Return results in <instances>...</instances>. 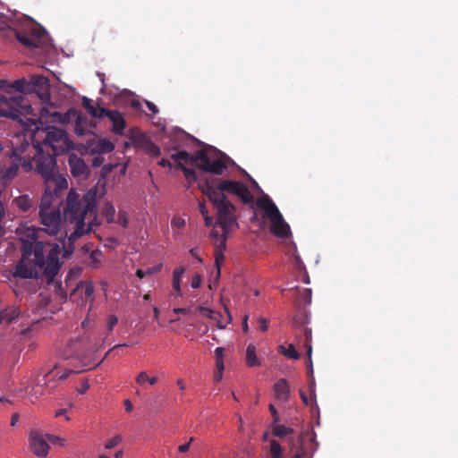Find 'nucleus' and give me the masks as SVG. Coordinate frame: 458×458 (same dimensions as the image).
Masks as SVG:
<instances>
[{
  "instance_id": "nucleus-59",
  "label": "nucleus",
  "mask_w": 458,
  "mask_h": 458,
  "mask_svg": "<svg viewBox=\"0 0 458 458\" xmlns=\"http://www.w3.org/2000/svg\"><path fill=\"white\" fill-rule=\"evenodd\" d=\"M204 220H205V225L209 227L213 225V218L212 216L207 215L206 216H204Z\"/></svg>"
},
{
  "instance_id": "nucleus-27",
  "label": "nucleus",
  "mask_w": 458,
  "mask_h": 458,
  "mask_svg": "<svg viewBox=\"0 0 458 458\" xmlns=\"http://www.w3.org/2000/svg\"><path fill=\"white\" fill-rule=\"evenodd\" d=\"M179 167L183 172V174L188 181L187 189H190L192 183L198 181V175L195 170L186 167L182 163H179Z\"/></svg>"
},
{
  "instance_id": "nucleus-21",
  "label": "nucleus",
  "mask_w": 458,
  "mask_h": 458,
  "mask_svg": "<svg viewBox=\"0 0 458 458\" xmlns=\"http://www.w3.org/2000/svg\"><path fill=\"white\" fill-rule=\"evenodd\" d=\"M82 106L87 110V112L95 118H103L105 117V113H106V109L100 106H94L92 104V100L87 97L82 98Z\"/></svg>"
},
{
  "instance_id": "nucleus-60",
  "label": "nucleus",
  "mask_w": 458,
  "mask_h": 458,
  "mask_svg": "<svg viewBox=\"0 0 458 458\" xmlns=\"http://www.w3.org/2000/svg\"><path fill=\"white\" fill-rule=\"evenodd\" d=\"M223 377V372L222 371H216L214 374V381L215 382H220Z\"/></svg>"
},
{
  "instance_id": "nucleus-30",
  "label": "nucleus",
  "mask_w": 458,
  "mask_h": 458,
  "mask_svg": "<svg viewBox=\"0 0 458 458\" xmlns=\"http://www.w3.org/2000/svg\"><path fill=\"white\" fill-rule=\"evenodd\" d=\"M77 290H80L84 294L86 299L92 296L94 293V286L91 282H81L77 285Z\"/></svg>"
},
{
  "instance_id": "nucleus-3",
  "label": "nucleus",
  "mask_w": 458,
  "mask_h": 458,
  "mask_svg": "<svg viewBox=\"0 0 458 458\" xmlns=\"http://www.w3.org/2000/svg\"><path fill=\"white\" fill-rule=\"evenodd\" d=\"M202 192L212 202L217 213V224L222 228L221 245L226 248L227 234L233 226H238L235 216V207L227 199L226 196L217 190H213L211 184L206 182L199 185Z\"/></svg>"
},
{
  "instance_id": "nucleus-63",
  "label": "nucleus",
  "mask_w": 458,
  "mask_h": 458,
  "mask_svg": "<svg viewBox=\"0 0 458 458\" xmlns=\"http://www.w3.org/2000/svg\"><path fill=\"white\" fill-rule=\"evenodd\" d=\"M300 396L302 400V402L304 403L305 405H308L309 404V399L307 397V395L305 394V393L303 391H300Z\"/></svg>"
},
{
  "instance_id": "nucleus-43",
  "label": "nucleus",
  "mask_w": 458,
  "mask_h": 458,
  "mask_svg": "<svg viewBox=\"0 0 458 458\" xmlns=\"http://www.w3.org/2000/svg\"><path fill=\"white\" fill-rule=\"evenodd\" d=\"M297 263H298V268L301 270H304L302 282L307 284H310V276L305 269L304 264L299 259H297Z\"/></svg>"
},
{
  "instance_id": "nucleus-23",
  "label": "nucleus",
  "mask_w": 458,
  "mask_h": 458,
  "mask_svg": "<svg viewBox=\"0 0 458 458\" xmlns=\"http://www.w3.org/2000/svg\"><path fill=\"white\" fill-rule=\"evenodd\" d=\"M89 125L91 126V122L85 115L80 114L75 119L74 131L77 135L83 136L89 131Z\"/></svg>"
},
{
  "instance_id": "nucleus-49",
  "label": "nucleus",
  "mask_w": 458,
  "mask_h": 458,
  "mask_svg": "<svg viewBox=\"0 0 458 458\" xmlns=\"http://www.w3.org/2000/svg\"><path fill=\"white\" fill-rule=\"evenodd\" d=\"M211 235L216 241L219 242L217 248L224 249L223 246L221 245L222 233H219L217 231L214 229L211 233Z\"/></svg>"
},
{
  "instance_id": "nucleus-14",
  "label": "nucleus",
  "mask_w": 458,
  "mask_h": 458,
  "mask_svg": "<svg viewBox=\"0 0 458 458\" xmlns=\"http://www.w3.org/2000/svg\"><path fill=\"white\" fill-rule=\"evenodd\" d=\"M17 140L20 141V145L18 146L16 143L13 142V157L19 162L23 160L22 165L26 170L32 169V161L29 157L27 159V156H22L25 151L30 148V143L26 139L17 138Z\"/></svg>"
},
{
  "instance_id": "nucleus-57",
  "label": "nucleus",
  "mask_w": 458,
  "mask_h": 458,
  "mask_svg": "<svg viewBox=\"0 0 458 458\" xmlns=\"http://www.w3.org/2000/svg\"><path fill=\"white\" fill-rule=\"evenodd\" d=\"M158 165L162 167H170L172 165L168 159L163 158L158 162Z\"/></svg>"
},
{
  "instance_id": "nucleus-44",
  "label": "nucleus",
  "mask_w": 458,
  "mask_h": 458,
  "mask_svg": "<svg viewBox=\"0 0 458 458\" xmlns=\"http://www.w3.org/2000/svg\"><path fill=\"white\" fill-rule=\"evenodd\" d=\"M106 221L108 223H111L114 221V208L110 205L109 207L106 208Z\"/></svg>"
},
{
  "instance_id": "nucleus-62",
  "label": "nucleus",
  "mask_w": 458,
  "mask_h": 458,
  "mask_svg": "<svg viewBox=\"0 0 458 458\" xmlns=\"http://www.w3.org/2000/svg\"><path fill=\"white\" fill-rule=\"evenodd\" d=\"M18 420H19V415L17 413L13 414L12 418H11V426L14 427Z\"/></svg>"
},
{
  "instance_id": "nucleus-55",
  "label": "nucleus",
  "mask_w": 458,
  "mask_h": 458,
  "mask_svg": "<svg viewBox=\"0 0 458 458\" xmlns=\"http://www.w3.org/2000/svg\"><path fill=\"white\" fill-rule=\"evenodd\" d=\"M104 161V158L102 157H95L92 159V165L97 167L99 166Z\"/></svg>"
},
{
  "instance_id": "nucleus-26",
  "label": "nucleus",
  "mask_w": 458,
  "mask_h": 458,
  "mask_svg": "<svg viewBox=\"0 0 458 458\" xmlns=\"http://www.w3.org/2000/svg\"><path fill=\"white\" fill-rule=\"evenodd\" d=\"M185 269L183 267H179L175 268L173 272V281L172 286L174 292H176L177 296L181 295V286L180 283L184 273Z\"/></svg>"
},
{
  "instance_id": "nucleus-11",
  "label": "nucleus",
  "mask_w": 458,
  "mask_h": 458,
  "mask_svg": "<svg viewBox=\"0 0 458 458\" xmlns=\"http://www.w3.org/2000/svg\"><path fill=\"white\" fill-rule=\"evenodd\" d=\"M66 140V133L64 130L58 128H51L46 133L42 142L33 140V145L41 146L43 148H50L55 155H57L58 148L56 143L64 142Z\"/></svg>"
},
{
  "instance_id": "nucleus-51",
  "label": "nucleus",
  "mask_w": 458,
  "mask_h": 458,
  "mask_svg": "<svg viewBox=\"0 0 458 458\" xmlns=\"http://www.w3.org/2000/svg\"><path fill=\"white\" fill-rule=\"evenodd\" d=\"M225 349L223 347H217L215 350L216 360H224Z\"/></svg>"
},
{
  "instance_id": "nucleus-37",
  "label": "nucleus",
  "mask_w": 458,
  "mask_h": 458,
  "mask_svg": "<svg viewBox=\"0 0 458 458\" xmlns=\"http://www.w3.org/2000/svg\"><path fill=\"white\" fill-rule=\"evenodd\" d=\"M145 151L152 157H158L161 154L160 148L152 141H148L145 145Z\"/></svg>"
},
{
  "instance_id": "nucleus-10",
  "label": "nucleus",
  "mask_w": 458,
  "mask_h": 458,
  "mask_svg": "<svg viewBox=\"0 0 458 458\" xmlns=\"http://www.w3.org/2000/svg\"><path fill=\"white\" fill-rule=\"evenodd\" d=\"M213 190H217L223 194L226 193L236 195L244 204L253 202V197L248 187L242 182L224 180L216 187L211 185Z\"/></svg>"
},
{
  "instance_id": "nucleus-25",
  "label": "nucleus",
  "mask_w": 458,
  "mask_h": 458,
  "mask_svg": "<svg viewBox=\"0 0 458 458\" xmlns=\"http://www.w3.org/2000/svg\"><path fill=\"white\" fill-rule=\"evenodd\" d=\"M246 363L249 367H256L260 365V360L256 355V347L250 344L246 350Z\"/></svg>"
},
{
  "instance_id": "nucleus-40",
  "label": "nucleus",
  "mask_w": 458,
  "mask_h": 458,
  "mask_svg": "<svg viewBox=\"0 0 458 458\" xmlns=\"http://www.w3.org/2000/svg\"><path fill=\"white\" fill-rule=\"evenodd\" d=\"M117 223L123 227H126L128 225V216L124 211H119L117 216Z\"/></svg>"
},
{
  "instance_id": "nucleus-4",
  "label": "nucleus",
  "mask_w": 458,
  "mask_h": 458,
  "mask_svg": "<svg viewBox=\"0 0 458 458\" xmlns=\"http://www.w3.org/2000/svg\"><path fill=\"white\" fill-rule=\"evenodd\" d=\"M35 155L31 159L35 163L36 170L41 174L45 181V191L56 192L67 189V180L61 175L55 174V159L54 152L45 153V149L38 145H33Z\"/></svg>"
},
{
  "instance_id": "nucleus-8",
  "label": "nucleus",
  "mask_w": 458,
  "mask_h": 458,
  "mask_svg": "<svg viewBox=\"0 0 458 458\" xmlns=\"http://www.w3.org/2000/svg\"><path fill=\"white\" fill-rule=\"evenodd\" d=\"M289 452L284 454L280 444L272 440L269 444V456L267 458H310L303 446L302 438L298 436L291 439Z\"/></svg>"
},
{
  "instance_id": "nucleus-5",
  "label": "nucleus",
  "mask_w": 458,
  "mask_h": 458,
  "mask_svg": "<svg viewBox=\"0 0 458 458\" xmlns=\"http://www.w3.org/2000/svg\"><path fill=\"white\" fill-rule=\"evenodd\" d=\"M6 81H0V117H7L13 120L20 119L21 115L33 114V108L26 100L20 96L7 97L2 89L5 87Z\"/></svg>"
},
{
  "instance_id": "nucleus-15",
  "label": "nucleus",
  "mask_w": 458,
  "mask_h": 458,
  "mask_svg": "<svg viewBox=\"0 0 458 458\" xmlns=\"http://www.w3.org/2000/svg\"><path fill=\"white\" fill-rule=\"evenodd\" d=\"M30 445L33 454L38 456L45 457L48 454L49 445L36 430L30 431Z\"/></svg>"
},
{
  "instance_id": "nucleus-54",
  "label": "nucleus",
  "mask_w": 458,
  "mask_h": 458,
  "mask_svg": "<svg viewBox=\"0 0 458 458\" xmlns=\"http://www.w3.org/2000/svg\"><path fill=\"white\" fill-rule=\"evenodd\" d=\"M161 267H162V265H159V266L154 267H149V268L144 270L145 271V275H152L154 273H157V272L160 271Z\"/></svg>"
},
{
  "instance_id": "nucleus-32",
  "label": "nucleus",
  "mask_w": 458,
  "mask_h": 458,
  "mask_svg": "<svg viewBox=\"0 0 458 458\" xmlns=\"http://www.w3.org/2000/svg\"><path fill=\"white\" fill-rule=\"evenodd\" d=\"M18 317V313L15 310H4L0 311V324L4 321L7 323L13 322Z\"/></svg>"
},
{
  "instance_id": "nucleus-46",
  "label": "nucleus",
  "mask_w": 458,
  "mask_h": 458,
  "mask_svg": "<svg viewBox=\"0 0 458 458\" xmlns=\"http://www.w3.org/2000/svg\"><path fill=\"white\" fill-rule=\"evenodd\" d=\"M259 328L260 331H267L268 328V321L264 318H259L258 319Z\"/></svg>"
},
{
  "instance_id": "nucleus-6",
  "label": "nucleus",
  "mask_w": 458,
  "mask_h": 458,
  "mask_svg": "<svg viewBox=\"0 0 458 458\" xmlns=\"http://www.w3.org/2000/svg\"><path fill=\"white\" fill-rule=\"evenodd\" d=\"M257 205L264 210V216L271 223L270 231L277 237L284 238L290 234V226L284 221L282 214L276 204L269 199L258 200Z\"/></svg>"
},
{
  "instance_id": "nucleus-34",
  "label": "nucleus",
  "mask_w": 458,
  "mask_h": 458,
  "mask_svg": "<svg viewBox=\"0 0 458 458\" xmlns=\"http://www.w3.org/2000/svg\"><path fill=\"white\" fill-rule=\"evenodd\" d=\"M97 148L100 153H110L114 147L111 141L104 139L98 141Z\"/></svg>"
},
{
  "instance_id": "nucleus-31",
  "label": "nucleus",
  "mask_w": 458,
  "mask_h": 458,
  "mask_svg": "<svg viewBox=\"0 0 458 458\" xmlns=\"http://www.w3.org/2000/svg\"><path fill=\"white\" fill-rule=\"evenodd\" d=\"M225 250V249L218 248V250L216 252L215 265H216V278L220 277L221 266L224 264L225 259V255L223 253V251Z\"/></svg>"
},
{
  "instance_id": "nucleus-61",
  "label": "nucleus",
  "mask_w": 458,
  "mask_h": 458,
  "mask_svg": "<svg viewBox=\"0 0 458 458\" xmlns=\"http://www.w3.org/2000/svg\"><path fill=\"white\" fill-rule=\"evenodd\" d=\"M124 405H125V411H126L130 412V411H132L133 407H132V403H131V402L130 400H128V399L125 400L124 401Z\"/></svg>"
},
{
  "instance_id": "nucleus-24",
  "label": "nucleus",
  "mask_w": 458,
  "mask_h": 458,
  "mask_svg": "<svg viewBox=\"0 0 458 458\" xmlns=\"http://www.w3.org/2000/svg\"><path fill=\"white\" fill-rule=\"evenodd\" d=\"M303 330H304V336H305V347L307 349L309 371L310 374H312L313 368H312V360H311V353H312L311 329L305 327Z\"/></svg>"
},
{
  "instance_id": "nucleus-1",
  "label": "nucleus",
  "mask_w": 458,
  "mask_h": 458,
  "mask_svg": "<svg viewBox=\"0 0 458 458\" xmlns=\"http://www.w3.org/2000/svg\"><path fill=\"white\" fill-rule=\"evenodd\" d=\"M62 191H45L41 197L38 209V219L42 230L49 235L56 236L62 232L65 224L72 225L73 231L68 236L64 232V257L71 256L75 248L74 242L81 236L92 230V222L96 218L97 190L90 189L82 197L74 190H70L64 207L60 210L58 198Z\"/></svg>"
},
{
  "instance_id": "nucleus-2",
  "label": "nucleus",
  "mask_w": 458,
  "mask_h": 458,
  "mask_svg": "<svg viewBox=\"0 0 458 458\" xmlns=\"http://www.w3.org/2000/svg\"><path fill=\"white\" fill-rule=\"evenodd\" d=\"M34 234V233H32ZM23 242L21 258L14 267L12 275L15 278H38L40 272L52 282L58 274L62 263L59 259L60 247L47 242L36 241Z\"/></svg>"
},
{
  "instance_id": "nucleus-64",
  "label": "nucleus",
  "mask_w": 458,
  "mask_h": 458,
  "mask_svg": "<svg viewBox=\"0 0 458 458\" xmlns=\"http://www.w3.org/2000/svg\"><path fill=\"white\" fill-rule=\"evenodd\" d=\"M131 107H133V108H135V109H139V108H140V106H141V105H140V101H138V100H132V101L131 102Z\"/></svg>"
},
{
  "instance_id": "nucleus-56",
  "label": "nucleus",
  "mask_w": 458,
  "mask_h": 458,
  "mask_svg": "<svg viewBox=\"0 0 458 458\" xmlns=\"http://www.w3.org/2000/svg\"><path fill=\"white\" fill-rule=\"evenodd\" d=\"M216 371H224L225 369V364L224 360H216Z\"/></svg>"
},
{
  "instance_id": "nucleus-39",
  "label": "nucleus",
  "mask_w": 458,
  "mask_h": 458,
  "mask_svg": "<svg viewBox=\"0 0 458 458\" xmlns=\"http://www.w3.org/2000/svg\"><path fill=\"white\" fill-rule=\"evenodd\" d=\"M148 380V375L146 371H140L135 378L136 383L140 386H144Z\"/></svg>"
},
{
  "instance_id": "nucleus-38",
  "label": "nucleus",
  "mask_w": 458,
  "mask_h": 458,
  "mask_svg": "<svg viewBox=\"0 0 458 458\" xmlns=\"http://www.w3.org/2000/svg\"><path fill=\"white\" fill-rule=\"evenodd\" d=\"M123 441V437L120 435H115L114 437L106 441L105 448L107 450L113 449L117 446Z\"/></svg>"
},
{
  "instance_id": "nucleus-12",
  "label": "nucleus",
  "mask_w": 458,
  "mask_h": 458,
  "mask_svg": "<svg viewBox=\"0 0 458 458\" xmlns=\"http://www.w3.org/2000/svg\"><path fill=\"white\" fill-rule=\"evenodd\" d=\"M31 92L35 91L42 102L50 101L49 81L43 75H33L30 80Z\"/></svg>"
},
{
  "instance_id": "nucleus-50",
  "label": "nucleus",
  "mask_w": 458,
  "mask_h": 458,
  "mask_svg": "<svg viewBox=\"0 0 458 458\" xmlns=\"http://www.w3.org/2000/svg\"><path fill=\"white\" fill-rule=\"evenodd\" d=\"M194 440L193 437H191L189 442L188 443H185L183 445H181L179 447H178V450L180 453H185L189 450L190 448V445L191 444V442Z\"/></svg>"
},
{
  "instance_id": "nucleus-47",
  "label": "nucleus",
  "mask_w": 458,
  "mask_h": 458,
  "mask_svg": "<svg viewBox=\"0 0 458 458\" xmlns=\"http://www.w3.org/2000/svg\"><path fill=\"white\" fill-rule=\"evenodd\" d=\"M269 411L273 418L274 423H277L279 421V416H278L277 411L276 410V408L273 404L269 405Z\"/></svg>"
},
{
  "instance_id": "nucleus-35",
  "label": "nucleus",
  "mask_w": 458,
  "mask_h": 458,
  "mask_svg": "<svg viewBox=\"0 0 458 458\" xmlns=\"http://www.w3.org/2000/svg\"><path fill=\"white\" fill-rule=\"evenodd\" d=\"M293 433V429L284 425H275L273 427V434L276 437H283Z\"/></svg>"
},
{
  "instance_id": "nucleus-41",
  "label": "nucleus",
  "mask_w": 458,
  "mask_h": 458,
  "mask_svg": "<svg viewBox=\"0 0 458 458\" xmlns=\"http://www.w3.org/2000/svg\"><path fill=\"white\" fill-rule=\"evenodd\" d=\"M311 289L310 288H306V289H303L302 293H301V299H302V302L304 304H310L311 302Z\"/></svg>"
},
{
  "instance_id": "nucleus-19",
  "label": "nucleus",
  "mask_w": 458,
  "mask_h": 458,
  "mask_svg": "<svg viewBox=\"0 0 458 458\" xmlns=\"http://www.w3.org/2000/svg\"><path fill=\"white\" fill-rule=\"evenodd\" d=\"M199 311L200 312V314L203 316V317H206V318H211V319H214V320H216L217 321V327L221 329L225 328V325L227 323H230L231 320H232V317L230 315V312L227 309H225V313H226V316H227V321L225 322H222L218 319V317H222L220 314H216L214 310L208 309V308H204L202 306H199L198 308Z\"/></svg>"
},
{
  "instance_id": "nucleus-58",
  "label": "nucleus",
  "mask_w": 458,
  "mask_h": 458,
  "mask_svg": "<svg viewBox=\"0 0 458 458\" xmlns=\"http://www.w3.org/2000/svg\"><path fill=\"white\" fill-rule=\"evenodd\" d=\"M199 212L201 213V215L203 216H206L207 215H208V208H206V206L203 203H199Z\"/></svg>"
},
{
  "instance_id": "nucleus-36",
  "label": "nucleus",
  "mask_w": 458,
  "mask_h": 458,
  "mask_svg": "<svg viewBox=\"0 0 458 458\" xmlns=\"http://www.w3.org/2000/svg\"><path fill=\"white\" fill-rule=\"evenodd\" d=\"M77 342L69 344L63 352V357L65 360H69L72 357H78V351L76 349Z\"/></svg>"
},
{
  "instance_id": "nucleus-13",
  "label": "nucleus",
  "mask_w": 458,
  "mask_h": 458,
  "mask_svg": "<svg viewBox=\"0 0 458 458\" xmlns=\"http://www.w3.org/2000/svg\"><path fill=\"white\" fill-rule=\"evenodd\" d=\"M4 95L7 97H17L20 96L21 98L26 100L30 105V101L22 96V93H30L31 87L30 86V81H26L25 79H20L15 81L13 84H10L6 81L5 87L2 89Z\"/></svg>"
},
{
  "instance_id": "nucleus-33",
  "label": "nucleus",
  "mask_w": 458,
  "mask_h": 458,
  "mask_svg": "<svg viewBox=\"0 0 458 458\" xmlns=\"http://www.w3.org/2000/svg\"><path fill=\"white\" fill-rule=\"evenodd\" d=\"M85 369H65L64 370V372L62 373H59V372H55V374L51 371L49 372L47 376H51L53 375V377H57L59 380H64L68 377V376L72 373H81V372H83Z\"/></svg>"
},
{
  "instance_id": "nucleus-16",
  "label": "nucleus",
  "mask_w": 458,
  "mask_h": 458,
  "mask_svg": "<svg viewBox=\"0 0 458 458\" xmlns=\"http://www.w3.org/2000/svg\"><path fill=\"white\" fill-rule=\"evenodd\" d=\"M68 163L71 173L75 177H87L89 174V167L84 160L78 155L72 153L69 155Z\"/></svg>"
},
{
  "instance_id": "nucleus-29",
  "label": "nucleus",
  "mask_w": 458,
  "mask_h": 458,
  "mask_svg": "<svg viewBox=\"0 0 458 458\" xmlns=\"http://www.w3.org/2000/svg\"><path fill=\"white\" fill-rule=\"evenodd\" d=\"M279 349H280V352L289 359L298 360L300 358V354L296 351V349L293 344H290L287 348H285L283 345H280Z\"/></svg>"
},
{
  "instance_id": "nucleus-53",
  "label": "nucleus",
  "mask_w": 458,
  "mask_h": 458,
  "mask_svg": "<svg viewBox=\"0 0 458 458\" xmlns=\"http://www.w3.org/2000/svg\"><path fill=\"white\" fill-rule=\"evenodd\" d=\"M145 103H146V106H148V109H149L153 114H157V113H158V108L157 107V106H156L154 103H152V102H150V101H148V100H146V101H145Z\"/></svg>"
},
{
  "instance_id": "nucleus-45",
  "label": "nucleus",
  "mask_w": 458,
  "mask_h": 458,
  "mask_svg": "<svg viewBox=\"0 0 458 458\" xmlns=\"http://www.w3.org/2000/svg\"><path fill=\"white\" fill-rule=\"evenodd\" d=\"M171 225L173 227L181 228L185 225V221L181 217H174L171 221Z\"/></svg>"
},
{
  "instance_id": "nucleus-17",
  "label": "nucleus",
  "mask_w": 458,
  "mask_h": 458,
  "mask_svg": "<svg viewBox=\"0 0 458 458\" xmlns=\"http://www.w3.org/2000/svg\"><path fill=\"white\" fill-rule=\"evenodd\" d=\"M107 117L112 123V131L114 134L123 135L126 127V122L122 114L117 110H108L105 113V117Z\"/></svg>"
},
{
  "instance_id": "nucleus-48",
  "label": "nucleus",
  "mask_w": 458,
  "mask_h": 458,
  "mask_svg": "<svg viewBox=\"0 0 458 458\" xmlns=\"http://www.w3.org/2000/svg\"><path fill=\"white\" fill-rule=\"evenodd\" d=\"M200 284H201V276L199 275H196L192 278L191 285L192 288L196 289V288H199L200 286Z\"/></svg>"
},
{
  "instance_id": "nucleus-28",
  "label": "nucleus",
  "mask_w": 458,
  "mask_h": 458,
  "mask_svg": "<svg viewBox=\"0 0 458 458\" xmlns=\"http://www.w3.org/2000/svg\"><path fill=\"white\" fill-rule=\"evenodd\" d=\"M172 159L177 161L178 164L183 161L184 163L194 164V155H191L185 150L178 151L171 156Z\"/></svg>"
},
{
  "instance_id": "nucleus-9",
  "label": "nucleus",
  "mask_w": 458,
  "mask_h": 458,
  "mask_svg": "<svg viewBox=\"0 0 458 458\" xmlns=\"http://www.w3.org/2000/svg\"><path fill=\"white\" fill-rule=\"evenodd\" d=\"M213 148L200 149L194 154V164L203 172L212 173L221 175L226 165L221 158L211 160L209 151H213Z\"/></svg>"
},
{
  "instance_id": "nucleus-22",
  "label": "nucleus",
  "mask_w": 458,
  "mask_h": 458,
  "mask_svg": "<svg viewBox=\"0 0 458 458\" xmlns=\"http://www.w3.org/2000/svg\"><path fill=\"white\" fill-rule=\"evenodd\" d=\"M34 200L28 194L21 195L13 199V204L21 211L27 212L34 207Z\"/></svg>"
},
{
  "instance_id": "nucleus-20",
  "label": "nucleus",
  "mask_w": 458,
  "mask_h": 458,
  "mask_svg": "<svg viewBox=\"0 0 458 458\" xmlns=\"http://www.w3.org/2000/svg\"><path fill=\"white\" fill-rule=\"evenodd\" d=\"M276 397L281 401L286 402L290 396V387L284 378L279 379L274 386Z\"/></svg>"
},
{
  "instance_id": "nucleus-7",
  "label": "nucleus",
  "mask_w": 458,
  "mask_h": 458,
  "mask_svg": "<svg viewBox=\"0 0 458 458\" xmlns=\"http://www.w3.org/2000/svg\"><path fill=\"white\" fill-rule=\"evenodd\" d=\"M16 39L29 48H39L47 40L46 30L38 24L28 22L22 31L15 30Z\"/></svg>"
},
{
  "instance_id": "nucleus-18",
  "label": "nucleus",
  "mask_w": 458,
  "mask_h": 458,
  "mask_svg": "<svg viewBox=\"0 0 458 458\" xmlns=\"http://www.w3.org/2000/svg\"><path fill=\"white\" fill-rule=\"evenodd\" d=\"M19 161L12 162L9 165H4L0 167V183L7 185L17 174L19 166Z\"/></svg>"
},
{
  "instance_id": "nucleus-52",
  "label": "nucleus",
  "mask_w": 458,
  "mask_h": 458,
  "mask_svg": "<svg viewBox=\"0 0 458 458\" xmlns=\"http://www.w3.org/2000/svg\"><path fill=\"white\" fill-rule=\"evenodd\" d=\"M191 311V310L190 308H174L173 310L174 313H175V314H182V315L189 314Z\"/></svg>"
},
{
  "instance_id": "nucleus-42",
  "label": "nucleus",
  "mask_w": 458,
  "mask_h": 458,
  "mask_svg": "<svg viewBox=\"0 0 458 458\" xmlns=\"http://www.w3.org/2000/svg\"><path fill=\"white\" fill-rule=\"evenodd\" d=\"M106 322L108 330L112 331L118 322V318L115 315H109L107 317Z\"/></svg>"
}]
</instances>
